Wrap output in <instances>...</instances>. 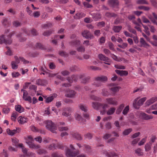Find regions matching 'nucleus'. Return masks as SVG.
I'll return each instance as SVG.
<instances>
[{"instance_id":"nucleus-1","label":"nucleus","mask_w":157,"mask_h":157,"mask_svg":"<svg viewBox=\"0 0 157 157\" xmlns=\"http://www.w3.org/2000/svg\"><path fill=\"white\" fill-rule=\"evenodd\" d=\"M90 78V76H87L85 74H80L78 75H73L71 78L68 77L67 80L69 83L72 82L73 81H77L78 78L82 79L81 82L86 83L87 82Z\"/></svg>"},{"instance_id":"nucleus-2","label":"nucleus","mask_w":157,"mask_h":157,"mask_svg":"<svg viewBox=\"0 0 157 157\" xmlns=\"http://www.w3.org/2000/svg\"><path fill=\"white\" fill-rule=\"evenodd\" d=\"M10 30H7V31L5 32V34L2 35L0 36V44H2L3 43L6 44H10L12 43V40H11V37L12 35L14 34V32H12L10 33L8 35H6L7 33H9Z\"/></svg>"},{"instance_id":"nucleus-3","label":"nucleus","mask_w":157,"mask_h":157,"mask_svg":"<svg viewBox=\"0 0 157 157\" xmlns=\"http://www.w3.org/2000/svg\"><path fill=\"white\" fill-rule=\"evenodd\" d=\"M26 143L28 145L29 148L37 149L40 147V146L33 143L34 140L31 136H29L25 138Z\"/></svg>"},{"instance_id":"nucleus-4","label":"nucleus","mask_w":157,"mask_h":157,"mask_svg":"<svg viewBox=\"0 0 157 157\" xmlns=\"http://www.w3.org/2000/svg\"><path fill=\"white\" fill-rule=\"evenodd\" d=\"M46 128L53 133L57 132V127L54 123L51 121L48 120L46 121Z\"/></svg>"},{"instance_id":"nucleus-5","label":"nucleus","mask_w":157,"mask_h":157,"mask_svg":"<svg viewBox=\"0 0 157 157\" xmlns=\"http://www.w3.org/2000/svg\"><path fill=\"white\" fill-rule=\"evenodd\" d=\"M92 106L94 109L96 110L101 109V108L106 109L108 107V105L106 104L96 102H92Z\"/></svg>"},{"instance_id":"nucleus-6","label":"nucleus","mask_w":157,"mask_h":157,"mask_svg":"<svg viewBox=\"0 0 157 157\" xmlns=\"http://www.w3.org/2000/svg\"><path fill=\"white\" fill-rule=\"evenodd\" d=\"M138 99L139 98H138L134 100L133 104L134 107L137 109H139L140 106L143 105L144 102L146 100L147 98L144 97L139 100H138Z\"/></svg>"},{"instance_id":"nucleus-7","label":"nucleus","mask_w":157,"mask_h":157,"mask_svg":"<svg viewBox=\"0 0 157 157\" xmlns=\"http://www.w3.org/2000/svg\"><path fill=\"white\" fill-rule=\"evenodd\" d=\"M63 148L62 144L57 143L55 140L53 141L52 144L49 145L48 147V149L50 150H53L57 148L62 149Z\"/></svg>"},{"instance_id":"nucleus-8","label":"nucleus","mask_w":157,"mask_h":157,"mask_svg":"<svg viewBox=\"0 0 157 157\" xmlns=\"http://www.w3.org/2000/svg\"><path fill=\"white\" fill-rule=\"evenodd\" d=\"M70 147L71 150L69 149H67L66 151V155L67 157H74L77 155V153L74 152L73 150L74 149L73 146L70 145Z\"/></svg>"},{"instance_id":"nucleus-9","label":"nucleus","mask_w":157,"mask_h":157,"mask_svg":"<svg viewBox=\"0 0 157 157\" xmlns=\"http://www.w3.org/2000/svg\"><path fill=\"white\" fill-rule=\"evenodd\" d=\"M139 116L141 119L144 120H148L152 119L153 118L152 116L147 115L143 112L140 113Z\"/></svg>"},{"instance_id":"nucleus-10","label":"nucleus","mask_w":157,"mask_h":157,"mask_svg":"<svg viewBox=\"0 0 157 157\" xmlns=\"http://www.w3.org/2000/svg\"><path fill=\"white\" fill-rule=\"evenodd\" d=\"M73 109L72 108L70 107L65 108L63 109V111L62 114L63 116L66 117H70L71 115L70 113L72 111Z\"/></svg>"},{"instance_id":"nucleus-11","label":"nucleus","mask_w":157,"mask_h":157,"mask_svg":"<svg viewBox=\"0 0 157 157\" xmlns=\"http://www.w3.org/2000/svg\"><path fill=\"white\" fill-rule=\"evenodd\" d=\"M107 103L109 105H117V101L116 99L114 98H110L106 99Z\"/></svg>"},{"instance_id":"nucleus-12","label":"nucleus","mask_w":157,"mask_h":157,"mask_svg":"<svg viewBox=\"0 0 157 157\" xmlns=\"http://www.w3.org/2000/svg\"><path fill=\"white\" fill-rule=\"evenodd\" d=\"M67 93L65 94V96L68 98H74L75 94V92L73 90L68 89L66 91Z\"/></svg>"},{"instance_id":"nucleus-13","label":"nucleus","mask_w":157,"mask_h":157,"mask_svg":"<svg viewBox=\"0 0 157 157\" xmlns=\"http://www.w3.org/2000/svg\"><path fill=\"white\" fill-rule=\"evenodd\" d=\"M20 131V128H16V129H13L11 130L9 128H7L6 132L7 134L10 136H13L17 133L19 132Z\"/></svg>"},{"instance_id":"nucleus-14","label":"nucleus","mask_w":157,"mask_h":157,"mask_svg":"<svg viewBox=\"0 0 157 157\" xmlns=\"http://www.w3.org/2000/svg\"><path fill=\"white\" fill-rule=\"evenodd\" d=\"M108 4L113 8H117L119 4V2L117 0H109Z\"/></svg>"},{"instance_id":"nucleus-15","label":"nucleus","mask_w":157,"mask_h":157,"mask_svg":"<svg viewBox=\"0 0 157 157\" xmlns=\"http://www.w3.org/2000/svg\"><path fill=\"white\" fill-rule=\"evenodd\" d=\"M14 58L15 59V63L16 64H18L20 63V61H21L23 62V63L25 64L27 63H29V61L25 60L22 57H18L16 56H15L14 57Z\"/></svg>"},{"instance_id":"nucleus-16","label":"nucleus","mask_w":157,"mask_h":157,"mask_svg":"<svg viewBox=\"0 0 157 157\" xmlns=\"http://www.w3.org/2000/svg\"><path fill=\"white\" fill-rule=\"evenodd\" d=\"M28 93L27 91H25L24 92L22 98L25 101H27L30 103L32 102V99L31 97L28 95Z\"/></svg>"},{"instance_id":"nucleus-17","label":"nucleus","mask_w":157,"mask_h":157,"mask_svg":"<svg viewBox=\"0 0 157 157\" xmlns=\"http://www.w3.org/2000/svg\"><path fill=\"white\" fill-rule=\"evenodd\" d=\"M94 79L97 81H100L101 82H102L106 81L108 80V78L107 77L105 76L101 75L95 77Z\"/></svg>"},{"instance_id":"nucleus-18","label":"nucleus","mask_w":157,"mask_h":157,"mask_svg":"<svg viewBox=\"0 0 157 157\" xmlns=\"http://www.w3.org/2000/svg\"><path fill=\"white\" fill-rule=\"evenodd\" d=\"M18 146L19 147H20L21 148L22 151L25 154L27 155L28 156H30V155L33 156L34 155V153L32 152L28 153V154H27L28 150L27 149L24 147L23 144H19L18 145Z\"/></svg>"},{"instance_id":"nucleus-19","label":"nucleus","mask_w":157,"mask_h":157,"mask_svg":"<svg viewBox=\"0 0 157 157\" xmlns=\"http://www.w3.org/2000/svg\"><path fill=\"white\" fill-rule=\"evenodd\" d=\"M82 35L83 37L86 39H92L93 38V36L87 30H84L82 33Z\"/></svg>"},{"instance_id":"nucleus-20","label":"nucleus","mask_w":157,"mask_h":157,"mask_svg":"<svg viewBox=\"0 0 157 157\" xmlns=\"http://www.w3.org/2000/svg\"><path fill=\"white\" fill-rule=\"evenodd\" d=\"M17 120L19 124H23L28 121V119L26 117L20 116L18 118Z\"/></svg>"},{"instance_id":"nucleus-21","label":"nucleus","mask_w":157,"mask_h":157,"mask_svg":"<svg viewBox=\"0 0 157 157\" xmlns=\"http://www.w3.org/2000/svg\"><path fill=\"white\" fill-rule=\"evenodd\" d=\"M75 117L76 119L79 122L80 124L82 125L84 123V120L80 114L76 113L75 114Z\"/></svg>"},{"instance_id":"nucleus-22","label":"nucleus","mask_w":157,"mask_h":157,"mask_svg":"<svg viewBox=\"0 0 157 157\" xmlns=\"http://www.w3.org/2000/svg\"><path fill=\"white\" fill-rule=\"evenodd\" d=\"M98 57L100 60L105 62H110L111 61V60L109 58L101 54L98 55Z\"/></svg>"},{"instance_id":"nucleus-23","label":"nucleus","mask_w":157,"mask_h":157,"mask_svg":"<svg viewBox=\"0 0 157 157\" xmlns=\"http://www.w3.org/2000/svg\"><path fill=\"white\" fill-rule=\"evenodd\" d=\"M157 101V97H155L151 98L150 99L147 100L146 103V105L149 106L150 105L153 103L155 101Z\"/></svg>"},{"instance_id":"nucleus-24","label":"nucleus","mask_w":157,"mask_h":157,"mask_svg":"<svg viewBox=\"0 0 157 157\" xmlns=\"http://www.w3.org/2000/svg\"><path fill=\"white\" fill-rule=\"evenodd\" d=\"M115 71L117 74L122 76H127L128 74V72L126 71H121L117 70Z\"/></svg>"},{"instance_id":"nucleus-25","label":"nucleus","mask_w":157,"mask_h":157,"mask_svg":"<svg viewBox=\"0 0 157 157\" xmlns=\"http://www.w3.org/2000/svg\"><path fill=\"white\" fill-rule=\"evenodd\" d=\"M103 153L108 157H113L117 156V154L114 152H110L106 151L104 150L103 151Z\"/></svg>"},{"instance_id":"nucleus-26","label":"nucleus","mask_w":157,"mask_h":157,"mask_svg":"<svg viewBox=\"0 0 157 157\" xmlns=\"http://www.w3.org/2000/svg\"><path fill=\"white\" fill-rule=\"evenodd\" d=\"M57 95L56 94H54L51 96L47 97L46 99V103H49L51 102L55 98H56Z\"/></svg>"},{"instance_id":"nucleus-27","label":"nucleus","mask_w":157,"mask_h":157,"mask_svg":"<svg viewBox=\"0 0 157 157\" xmlns=\"http://www.w3.org/2000/svg\"><path fill=\"white\" fill-rule=\"evenodd\" d=\"M140 46L141 47H146L149 46V44L146 43V41L143 38H140Z\"/></svg>"},{"instance_id":"nucleus-28","label":"nucleus","mask_w":157,"mask_h":157,"mask_svg":"<svg viewBox=\"0 0 157 157\" xmlns=\"http://www.w3.org/2000/svg\"><path fill=\"white\" fill-rule=\"evenodd\" d=\"M46 81L45 80L39 79L36 81V84L38 85L44 86L46 84Z\"/></svg>"},{"instance_id":"nucleus-29","label":"nucleus","mask_w":157,"mask_h":157,"mask_svg":"<svg viewBox=\"0 0 157 157\" xmlns=\"http://www.w3.org/2000/svg\"><path fill=\"white\" fill-rule=\"evenodd\" d=\"M71 135L73 138L77 140H81L82 139L81 136L77 132H72Z\"/></svg>"},{"instance_id":"nucleus-30","label":"nucleus","mask_w":157,"mask_h":157,"mask_svg":"<svg viewBox=\"0 0 157 157\" xmlns=\"http://www.w3.org/2000/svg\"><path fill=\"white\" fill-rule=\"evenodd\" d=\"M78 108L84 112H86L87 111V107L85 105L82 104H80L78 105Z\"/></svg>"},{"instance_id":"nucleus-31","label":"nucleus","mask_w":157,"mask_h":157,"mask_svg":"<svg viewBox=\"0 0 157 157\" xmlns=\"http://www.w3.org/2000/svg\"><path fill=\"white\" fill-rule=\"evenodd\" d=\"M86 14L82 12L78 13L74 16L75 19H78L85 17Z\"/></svg>"},{"instance_id":"nucleus-32","label":"nucleus","mask_w":157,"mask_h":157,"mask_svg":"<svg viewBox=\"0 0 157 157\" xmlns=\"http://www.w3.org/2000/svg\"><path fill=\"white\" fill-rule=\"evenodd\" d=\"M91 15L92 16L93 19L95 21H97L101 18V16L100 13H92L91 14Z\"/></svg>"},{"instance_id":"nucleus-33","label":"nucleus","mask_w":157,"mask_h":157,"mask_svg":"<svg viewBox=\"0 0 157 157\" xmlns=\"http://www.w3.org/2000/svg\"><path fill=\"white\" fill-rule=\"evenodd\" d=\"M64 36L63 35L61 36H59V35L56 36L54 37V39L52 40V42L54 44H56L57 43V40L59 39H63Z\"/></svg>"},{"instance_id":"nucleus-34","label":"nucleus","mask_w":157,"mask_h":157,"mask_svg":"<svg viewBox=\"0 0 157 157\" xmlns=\"http://www.w3.org/2000/svg\"><path fill=\"white\" fill-rule=\"evenodd\" d=\"M110 57H111L114 60L118 62L122 61V59L120 57H118L116 56L113 54H110Z\"/></svg>"},{"instance_id":"nucleus-35","label":"nucleus","mask_w":157,"mask_h":157,"mask_svg":"<svg viewBox=\"0 0 157 157\" xmlns=\"http://www.w3.org/2000/svg\"><path fill=\"white\" fill-rule=\"evenodd\" d=\"M15 110L20 113H21L24 111V108L21 105H18L15 106Z\"/></svg>"},{"instance_id":"nucleus-36","label":"nucleus","mask_w":157,"mask_h":157,"mask_svg":"<svg viewBox=\"0 0 157 157\" xmlns=\"http://www.w3.org/2000/svg\"><path fill=\"white\" fill-rule=\"evenodd\" d=\"M124 105L123 104H121L116 110V114H120L124 108Z\"/></svg>"},{"instance_id":"nucleus-37","label":"nucleus","mask_w":157,"mask_h":157,"mask_svg":"<svg viewBox=\"0 0 157 157\" xmlns=\"http://www.w3.org/2000/svg\"><path fill=\"white\" fill-rule=\"evenodd\" d=\"M2 23L3 25L5 26H8L10 24V21L5 17L3 18Z\"/></svg>"},{"instance_id":"nucleus-38","label":"nucleus","mask_w":157,"mask_h":157,"mask_svg":"<svg viewBox=\"0 0 157 157\" xmlns=\"http://www.w3.org/2000/svg\"><path fill=\"white\" fill-rule=\"evenodd\" d=\"M94 83L92 84V85L95 86V87H99L101 86L102 85L101 82L100 81H97L95 80L94 79Z\"/></svg>"},{"instance_id":"nucleus-39","label":"nucleus","mask_w":157,"mask_h":157,"mask_svg":"<svg viewBox=\"0 0 157 157\" xmlns=\"http://www.w3.org/2000/svg\"><path fill=\"white\" fill-rule=\"evenodd\" d=\"M122 28V26H115L113 28L114 31L116 33L120 32Z\"/></svg>"},{"instance_id":"nucleus-40","label":"nucleus","mask_w":157,"mask_h":157,"mask_svg":"<svg viewBox=\"0 0 157 157\" xmlns=\"http://www.w3.org/2000/svg\"><path fill=\"white\" fill-rule=\"evenodd\" d=\"M132 129L131 128L124 130L122 134L126 136L128 135L132 131Z\"/></svg>"},{"instance_id":"nucleus-41","label":"nucleus","mask_w":157,"mask_h":157,"mask_svg":"<svg viewBox=\"0 0 157 157\" xmlns=\"http://www.w3.org/2000/svg\"><path fill=\"white\" fill-rule=\"evenodd\" d=\"M12 141L13 144V145H15L16 147H19L18 142L19 141L18 140L15 138L12 139Z\"/></svg>"},{"instance_id":"nucleus-42","label":"nucleus","mask_w":157,"mask_h":157,"mask_svg":"<svg viewBox=\"0 0 157 157\" xmlns=\"http://www.w3.org/2000/svg\"><path fill=\"white\" fill-rule=\"evenodd\" d=\"M90 98L93 100L98 101H101V99L100 98L95 96L94 95H92L90 96Z\"/></svg>"},{"instance_id":"nucleus-43","label":"nucleus","mask_w":157,"mask_h":157,"mask_svg":"<svg viewBox=\"0 0 157 157\" xmlns=\"http://www.w3.org/2000/svg\"><path fill=\"white\" fill-rule=\"evenodd\" d=\"M105 15L108 17H115L117 16V15L113 13L108 12L105 13Z\"/></svg>"},{"instance_id":"nucleus-44","label":"nucleus","mask_w":157,"mask_h":157,"mask_svg":"<svg viewBox=\"0 0 157 157\" xmlns=\"http://www.w3.org/2000/svg\"><path fill=\"white\" fill-rule=\"evenodd\" d=\"M77 50L78 52H84L85 51V48L82 46H79L77 47Z\"/></svg>"},{"instance_id":"nucleus-45","label":"nucleus","mask_w":157,"mask_h":157,"mask_svg":"<svg viewBox=\"0 0 157 157\" xmlns=\"http://www.w3.org/2000/svg\"><path fill=\"white\" fill-rule=\"evenodd\" d=\"M116 109L114 108H110L107 112V114L108 115L113 114L115 111Z\"/></svg>"},{"instance_id":"nucleus-46","label":"nucleus","mask_w":157,"mask_h":157,"mask_svg":"<svg viewBox=\"0 0 157 157\" xmlns=\"http://www.w3.org/2000/svg\"><path fill=\"white\" fill-rule=\"evenodd\" d=\"M101 94L105 96H107L109 95V93L106 89L104 88L102 89Z\"/></svg>"},{"instance_id":"nucleus-47","label":"nucleus","mask_w":157,"mask_h":157,"mask_svg":"<svg viewBox=\"0 0 157 157\" xmlns=\"http://www.w3.org/2000/svg\"><path fill=\"white\" fill-rule=\"evenodd\" d=\"M35 47L37 49L44 50L45 49L44 47L40 43H37L35 45Z\"/></svg>"},{"instance_id":"nucleus-48","label":"nucleus","mask_w":157,"mask_h":157,"mask_svg":"<svg viewBox=\"0 0 157 157\" xmlns=\"http://www.w3.org/2000/svg\"><path fill=\"white\" fill-rule=\"evenodd\" d=\"M129 110V107L128 105L126 106L124 109L122 111V113L124 115H126Z\"/></svg>"},{"instance_id":"nucleus-49","label":"nucleus","mask_w":157,"mask_h":157,"mask_svg":"<svg viewBox=\"0 0 157 157\" xmlns=\"http://www.w3.org/2000/svg\"><path fill=\"white\" fill-rule=\"evenodd\" d=\"M71 44L76 47L80 44V41L78 40H74L71 42Z\"/></svg>"},{"instance_id":"nucleus-50","label":"nucleus","mask_w":157,"mask_h":157,"mask_svg":"<svg viewBox=\"0 0 157 157\" xmlns=\"http://www.w3.org/2000/svg\"><path fill=\"white\" fill-rule=\"evenodd\" d=\"M17 116V112H15L13 113L11 116V120L13 121H15Z\"/></svg>"},{"instance_id":"nucleus-51","label":"nucleus","mask_w":157,"mask_h":157,"mask_svg":"<svg viewBox=\"0 0 157 157\" xmlns=\"http://www.w3.org/2000/svg\"><path fill=\"white\" fill-rule=\"evenodd\" d=\"M151 144L150 143H147L145 145V148L146 151H149L151 149Z\"/></svg>"},{"instance_id":"nucleus-52","label":"nucleus","mask_w":157,"mask_h":157,"mask_svg":"<svg viewBox=\"0 0 157 157\" xmlns=\"http://www.w3.org/2000/svg\"><path fill=\"white\" fill-rule=\"evenodd\" d=\"M29 89L33 90L35 93H36L37 90V86L34 85H31L29 86Z\"/></svg>"},{"instance_id":"nucleus-53","label":"nucleus","mask_w":157,"mask_h":157,"mask_svg":"<svg viewBox=\"0 0 157 157\" xmlns=\"http://www.w3.org/2000/svg\"><path fill=\"white\" fill-rule=\"evenodd\" d=\"M110 89L113 92H116L119 91V88L118 86H114L110 88Z\"/></svg>"},{"instance_id":"nucleus-54","label":"nucleus","mask_w":157,"mask_h":157,"mask_svg":"<svg viewBox=\"0 0 157 157\" xmlns=\"http://www.w3.org/2000/svg\"><path fill=\"white\" fill-rule=\"evenodd\" d=\"M114 67L117 69H119L124 70L125 69L124 66L119 64H116L114 65Z\"/></svg>"},{"instance_id":"nucleus-55","label":"nucleus","mask_w":157,"mask_h":157,"mask_svg":"<svg viewBox=\"0 0 157 157\" xmlns=\"http://www.w3.org/2000/svg\"><path fill=\"white\" fill-rule=\"evenodd\" d=\"M136 2L138 4H148L147 2L145 0H137L136 1Z\"/></svg>"},{"instance_id":"nucleus-56","label":"nucleus","mask_w":157,"mask_h":157,"mask_svg":"<svg viewBox=\"0 0 157 157\" xmlns=\"http://www.w3.org/2000/svg\"><path fill=\"white\" fill-rule=\"evenodd\" d=\"M40 12L39 11H35L33 13V16H33L34 17L37 18L40 16Z\"/></svg>"},{"instance_id":"nucleus-57","label":"nucleus","mask_w":157,"mask_h":157,"mask_svg":"<svg viewBox=\"0 0 157 157\" xmlns=\"http://www.w3.org/2000/svg\"><path fill=\"white\" fill-rule=\"evenodd\" d=\"M11 66L12 68L13 69H16L18 68L17 64H16L15 61H12L11 62Z\"/></svg>"},{"instance_id":"nucleus-58","label":"nucleus","mask_w":157,"mask_h":157,"mask_svg":"<svg viewBox=\"0 0 157 157\" xmlns=\"http://www.w3.org/2000/svg\"><path fill=\"white\" fill-rule=\"evenodd\" d=\"M12 75L13 78H16L20 75V74L18 72H14L12 73Z\"/></svg>"},{"instance_id":"nucleus-59","label":"nucleus","mask_w":157,"mask_h":157,"mask_svg":"<svg viewBox=\"0 0 157 157\" xmlns=\"http://www.w3.org/2000/svg\"><path fill=\"white\" fill-rule=\"evenodd\" d=\"M83 4L84 6L86 8H91L93 7V6L91 5L89 3L86 2H83Z\"/></svg>"},{"instance_id":"nucleus-60","label":"nucleus","mask_w":157,"mask_h":157,"mask_svg":"<svg viewBox=\"0 0 157 157\" xmlns=\"http://www.w3.org/2000/svg\"><path fill=\"white\" fill-rule=\"evenodd\" d=\"M147 137H145L141 141H140L138 143V145L141 146L143 145L144 143L146 142Z\"/></svg>"},{"instance_id":"nucleus-61","label":"nucleus","mask_w":157,"mask_h":157,"mask_svg":"<svg viewBox=\"0 0 157 157\" xmlns=\"http://www.w3.org/2000/svg\"><path fill=\"white\" fill-rule=\"evenodd\" d=\"M135 152L138 154L139 155H143V153L141 149L138 148L135 150Z\"/></svg>"},{"instance_id":"nucleus-62","label":"nucleus","mask_w":157,"mask_h":157,"mask_svg":"<svg viewBox=\"0 0 157 157\" xmlns=\"http://www.w3.org/2000/svg\"><path fill=\"white\" fill-rule=\"evenodd\" d=\"M52 25V24L51 23H48L45 24H44L43 26V28L44 29H48L50 27H51Z\"/></svg>"},{"instance_id":"nucleus-63","label":"nucleus","mask_w":157,"mask_h":157,"mask_svg":"<svg viewBox=\"0 0 157 157\" xmlns=\"http://www.w3.org/2000/svg\"><path fill=\"white\" fill-rule=\"evenodd\" d=\"M1 157H8V155L6 151L3 150V152L0 155Z\"/></svg>"},{"instance_id":"nucleus-64","label":"nucleus","mask_w":157,"mask_h":157,"mask_svg":"<svg viewBox=\"0 0 157 157\" xmlns=\"http://www.w3.org/2000/svg\"><path fill=\"white\" fill-rule=\"evenodd\" d=\"M52 157H63L62 154H59L57 153H54L52 154Z\"/></svg>"}]
</instances>
